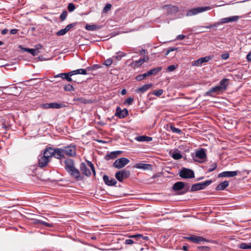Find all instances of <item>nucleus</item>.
I'll list each match as a JSON object with an SVG mask.
<instances>
[{"label":"nucleus","mask_w":251,"mask_h":251,"mask_svg":"<svg viewBox=\"0 0 251 251\" xmlns=\"http://www.w3.org/2000/svg\"><path fill=\"white\" fill-rule=\"evenodd\" d=\"M67 16V12L66 10H64L61 14L60 19L62 21H64Z\"/></svg>","instance_id":"obj_49"},{"label":"nucleus","mask_w":251,"mask_h":251,"mask_svg":"<svg viewBox=\"0 0 251 251\" xmlns=\"http://www.w3.org/2000/svg\"><path fill=\"white\" fill-rule=\"evenodd\" d=\"M129 237L132 238L134 242V244H142L143 243V241L149 240V237L147 236H143L141 234H136L129 236Z\"/></svg>","instance_id":"obj_11"},{"label":"nucleus","mask_w":251,"mask_h":251,"mask_svg":"<svg viewBox=\"0 0 251 251\" xmlns=\"http://www.w3.org/2000/svg\"><path fill=\"white\" fill-rule=\"evenodd\" d=\"M111 7V4L107 3L104 6V7L103 8V11L104 12H108V11H109L110 10Z\"/></svg>","instance_id":"obj_54"},{"label":"nucleus","mask_w":251,"mask_h":251,"mask_svg":"<svg viewBox=\"0 0 251 251\" xmlns=\"http://www.w3.org/2000/svg\"><path fill=\"white\" fill-rule=\"evenodd\" d=\"M166 7H168L172 12L176 13L178 11V9L177 6H173V5H170V6H166Z\"/></svg>","instance_id":"obj_46"},{"label":"nucleus","mask_w":251,"mask_h":251,"mask_svg":"<svg viewBox=\"0 0 251 251\" xmlns=\"http://www.w3.org/2000/svg\"><path fill=\"white\" fill-rule=\"evenodd\" d=\"M75 6L74 3H69V4L68 5V9L69 12H73V11L75 10Z\"/></svg>","instance_id":"obj_47"},{"label":"nucleus","mask_w":251,"mask_h":251,"mask_svg":"<svg viewBox=\"0 0 251 251\" xmlns=\"http://www.w3.org/2000/svg\"><path fill=\"white\" fill-rule=\"evenodd\" d=\"M163 93V90L162 89H159V90H157V91L153 92V94L157 97H159L161 95H162Z\"/></svg>","instance_id":"obj_56"},{"label":"nucleus","mask_w":251,"mask_h":251,"mask_svg":"<svg viewBox=\"0 0 251 251\" xmlns=\"http://www.w3.org/2000/svg\"><path fill=\"white\" fill-rule=\"evenodd\" d=\"M212 182V180H206L203 182H200L194 184L192 185L190 191L194 192L198 190H203L206 187L211 184Z\"/></svg>","instance_id":"obj_4"},{"label":"nucleus","mask_w":251,"mask_h":251,"mask_svg":"<svg viewBox=\"0 0 251 251\" xmlns=\"http://www.w3.org/2000/svg\"><path fill=\"white\" fill-rule=\"evenodd\" d=\"M113 63V59L111 58H109L105 60L103 62V64L106 66H109L111 65Z\"/></svg>","instance_id":"obj_45"},{"label":"nucleus","mask_w":251,"mask_h":251,"mask_svg":"<svg viewBox=\"0 0 251 251\" xmlns=\"http://www.w3.org/2000/svg\"><path fill=\"white\" fill-rule=\"evenodd\" d=\"M33 223L35 225H43L47 227H53V225L52 224H50L49 223L44 222L41 220L33 219Z\"/></svg>","instance_id":"obj_26"},{"label":"nucleus","mask_w":251,"mask_h":251,"mask_svg":"<svg viewBox=\"0 0 251 251\" xmlns=\"http://www.w3.org/2000/svg\"><path fill=\"white\" fill-rule=\"evenodd\" d=\"M185 187V183L182 181H178L176 182L173 186V189L175 191H178L182 190Z\"/></svg>","instance_id":"obj_25"},{"label":"nucleus","mask_w":251,"mask_h":251,"mask_svg":"<svg viewBox=\"0 0 251 251\" xmlns=\"http://www.w3.org/2000/svg\"><path fill=\"white\" fill-rule=\"evenodd\" d=\"M229 185L228 181H224L217 185L216 189L217 190H224Z\"/></svg>","instance_id":"obj_30"},{"label":"nucleus","mask_w":251,"mask_h":251,"mask_svg":"<svg viewBox=\"0 0 251 251\" xmlns=\"http://www.w3.org/2000/svg\"><path fill=\"white\" fill-rule=\"evenodd\" d=\"M66 105L62 103L52 102L50 103H44L40 105V107L43 109H60L65 107Z\"/></svg>","instance_id":"obj_10"},{"label":"nucleus","mask_w":251,"mask_h":251,"mask_svg":"<svg viewBox=\"0 0 251 251\" xmlns=\"http://www.w3.org/2000/svg\"><path fill=\"white\" fill-rule=\"evenodd\" d=\"M238 171H225L219 175V177H234L237 175Z\"/></svg>","instance_id":"obj_22"},{"label":"nucleus","mask_w":251,"mask_h":251,"mask_svg":"<svg viewBox=\"0 0 251 251\" xmlns=\"http://www.w3.org/2000/svg\"><path fill=\"white\" fill-rule=\"evenodd\" d=\"M134 98L133 97H129L124 102V103L127 104L128 105H130L133 101Z\"/></svg>","instance_id":"obj_50"},{"label":"nucleus","mask_w":251,"mask_h":251,"mask_svg":"<svg viewBox=\"0 0 251 251\" xmlns=\"http://www.w3.org/2000/svg\"><path fill=\"white\" fill-rule=\"evenodd\" d=\"M126 56V53L122 51H118L116 54L113 56V58H115L116 60H120L121 58Z\"/></svg>","instance_id":"obj_35"},{"label":"nucleus","mask_w":251,"mask_h":251,"mask_svg":"<svg viewBox=\"0 0 251 251\" xmlns=\"http://www.w3.org/2000/svg\"><path fill=\"white\" fill-rule=\"evenodd\" d=\"M71 74L73 75L77 74L86 75L87 74V70L84 69H79L71 71Z\"/></svg>","instance_id":"obj_32"},{"label":"nucleus","mask_w":251,"mask_h":251,"mask_svg":"<svg viewBox=\"0 0 251 251\" xmlns=\"http://www.w3.org/2000/svg\"><path fill=\"white\" fill-rule=\"evenodd\" d=\"M36 48L34 50H38L41 49L42 48V45L41 44H38L35 46Z\"/></svg>","instance_id":"obj_64"},{"label":"nucleus","mask_w":251,"mask_h":251,"mask_svg":"<svg viewBox=\"0 0 251 251\" xmlns=\"http://www.w3.org/2000/svg\"><path fill=\"white\" fill-rule=\"evenodd\" d=\"M100 67V66L99 65H98V64H94V65H93L92 66L87 67L86 68V70H87V71H93V70H97L98 69H99Z\"/></svg>","instance_id":"obj_39"},{"label":"nucleus","mask_w":251,"mask_h":251,"mask_svg":"<svg viewBox=\"0 0 251 251\" xmlns=\"http://www.w3.org/2000/svg\"><path fill=\"white\" fill-rule=\"evenodd\" d=\"M129 162V160L126 158L122 157L115 160L113 166L117 169H121L124 167Z\"/></svg>","instance_id":"obj_9"},{"label":"nucleus","mask_w":251,"mask_h":251,"mask_svg":"<svg viewBox=\"0 0 251 251\" xmlns=\"http://www.w3.org/2000/svg\"><path fill=\"white\" fill-rule=\"evenodd\" d=\"M64 90L65 91H75V88L72 85L70 84H66L63 87Z\"/></svg>","instance_id":"obj_37"},{"label":"nucleus","mask_w":251,"mask_h":251,"mask_svg":"<svg viewBox=\"0 0 251 251\" xmlns=\"http://www.w3.org/2000/svg\"><path fill=\"white\" fill-rule=\"evenodd\" d=\"M197 248L199 251H201L203 250H205V251H208L210 249V247H209L208 246H199V247H198Z\"/></svg>","instance_id":"obj_55"},{"label":"nucleus","mask_w":251,"mask_h":251,"mask_svg":"<svg viewBox=\"0 0 251 251\" xmlns=\"http://www.w3.org/2000/svg\"><path fill=\"white\" fill-rule=\"evenodd\" d=\"M149 57L148 56H144L143 58H141L137 61H134L132 62L129 66L133 69L140 67L144 62H147L149 61Z\"/></svg>","instance_id":"obj_13"},{"label":"nucleus","mask_w":251,"mask_h":251,"mask_svg":"<svg viewBox=\"0 0 251 251\" xmlns=\"http://www.w3.org/2000/svg\"><path fill=\"white\" fill-rule=\"evenodd\" d=\"M67 73H60L54 75V78L60 77L62 79H65Z\"/></svg>","instance_id":"obj_53"},{"label":"nucleus","mask_w":251,"mask_h":251,"mask_svg":"<svg viewBox=\"0 0 251 251\" xmlns=\"http://www.w3.org/2000/svg\"><path fill=\"white\" fill-rule=\"evenodd\" d=\"M195 158H198L201 159H205L206 158V154L205 153V151L204 149H201L199 150H198L196 151L195 156L194 157V160L195 161H198L199 162H203V161H198Z\"/></svg>","instance_id":"obj_15"},{"label":"nucleus","mask_w":251,"mask_h":251,"mask_svg":"<svg viewBox=\"0 0 251 251\" xmlns=\"http://www.w3.org/2000/svg\"><path fill=\"white\" fill-rule=\"evenodd\" d=\"M162 69L161 67H158L155 68L151 69L150 71L147 72L148 75H149V76H150L152 75H156L159 72L161 71Z\"/></svg>","instance_id":"obj_33"},{"label":"nucleus","mask_w":251,"mask_h":251,"mask_svg":"<svg viewBox=\"0 0 251 251\" xmlns=\"http://www.w3.org/2000/svg\"><path fill=\"white\" fill-rule=\"evenodd\" d=\"M133 167L136 169H143L144 170H152L151 165L142 163H136L134 165Z\"/></svg>","instance_id":"obj_21"},{"label":"nucleus","mask_w":251,"mask_h":251,"mask_svg":"<svg viewBox=\"0 0 251 251\" xmlns=\"http://www.w3.org/2000/svg\"><path fill=\"white\" fill-rule=\"evenodd\" d=\"M64 155L69 157L75 156L76 155V148L74 145H70L67 146L63 147Z\"/></svg>","instance_id":"obj_8"},{"label":"nucleus","mask_w":251,"mask_h":251,"mask_svg":"<svg viewBox=\"0 0 251 251\" xmlns=\"http://www.w3.org/2000/svg\"><path fill=\"white\" fill-rule=\"evenodd\" d=\"M8 29H7L6 28L3 29L1 30V34L2 35H5L8 32Z\"/></svg>","instance_id":"obj_63"},{"label":"nucleus","mask_w":251,"mask_h":251,"mask_svg":"<svg viewBox=\"0 0 251 251\" xmlns=\"http://www.w3.org/2000/svg\"><path fill=\"white\" fill-rule=\"evenodd\" d=\"M177 65H172L169 66L167 68V71L169 72L174 71L177 67Z\"/></svg>","instance_id":"obj_44"},{"label":"nucleus","mask_w":251,"mask_h":251,"mask_svg":"<svg viewBox=\"0 0 251 251\" xmlns=\"http://www.w3.org/2000/svg\"><path fill=\"white\" fill-rule=\"evenodd\" d=\"M38 166L41 168L46 167L48 165V163L50 161V159L44 154H40L38 156Z\"/></svg>","instance_id":"obj_14"},{"label":"nucleus","mask_w":251,"mask_h":251,"mask_svg":"<svg viewBox=\"0 0 251 251\" xmlns=\"http://www.w3.org/2000/svg\"><path fill=\"white\" fill-rule=\"evenodd\" d=\"M64 163L65 170L72 177L75 179L76 181L83 179V176H81L80 171L75 167L73 159L70 158L67 159L65 160Z\"/></svg>","instance_id":"obj_1"},{"label":"nucleus","mask_w":251,"mask_h":251,"mask_svg":"<svg viewBox=\"0 0 251 251\" xmlns=\"http://www.w3.org/2000/svg\"><path fill=\"white\" fill-rule=\"evenodd\" d=\"M202 64L201 63V62L200 61V58L197 60H196L194 63L193 64V66H201Z\"/></svg>","instance_id":"obj_58"},{"label":"nucleus","mask_w":251,"mask_h":251,"mask_svg":"<svg viewBox=\"0 0 251 251\" xmlns=\"http://www.w3.org/2000/svg\"><path fill=\"white\" fill-rule=\"evenodd\" d=\"M134 242L133 239H126L125 240V244L126 245H132L134 244Z\"/></svg>","instance_id":"obj_57"},{"label":"nucleus","mask_w":251,"mask_h":251,"mask_svg":"<svg viewBox=\"0 0 251 251\" xmlns=\"http://www.w3.org/2000/svg\"><path fill=\"white\" fill-rule=\"evenodd\" d=\"M240 16H232L226 18H223L220 19V21L216 22L212 25H210L207 26H200L198 25V26L195 27L194 28L195 30L198 29L200 28H208V29H211L215 27H217L220 25H223L224 24L228 23L230 22H237L239 19Z\"/></svg>","instance_id":"obj_2"},{"label":"nucleus","mask_w":251,"mask_h":251,"mask_svg":"<svg viewBox=\"0 0 251 251\" xmlns=\"http://www.w3.org/2000/svg\"><path fill=\"white\" fill-rule=\"evenodd\" d=\"M179 176L182 178H193L195 177L194 171L190 169L182 168L179 171Z\"/></svg>","instance_id":"obj_5"},{"label":"nucleus","mask_w":251,"mask_h":251,"mask_svg":"<svg viewBox=\"0 0 251 251\" xmlns=\"http://www.w3.org/2000/svg\"><path fill=\"white\" fill-rule=\"evenodd\" d=\"M210 6L199 7L189 10L186 13L187 16H192L198 13L203 12L211 9Z\"/></svg>","instance_id":"obj_7"},{"label":"nucleus","mask_w":251,"mask_h":251,"mask_svg":"<svg viewBox=\"0 0 251 251\" xmlns=\"http://www.w3.org/2000/svg\"><path fill=\"white\" fill-rule=\"evenodd\" d=\"M147 76H149L148 75V73H145L143 74L139 75L136 76L135 79L137 81H141L146 78Z\"/></svg>","instance_id":"obj_36"},{"label":"nucleus","mask_w":251,"mask_h":251,"mask_svg":"<svg viewBox=\"0 0 251 251\" xmlns=\"http://www.w3.org/2000/svg\"><path fill=\"white\" fill-rule=\"evenodd\" d=\"M130 175V173L129 170L124 169L117 172L115 176L119 182H122L124 179L129 177Z\"/></svg>","instance_id":"obj_6"},{"label":"nucleus","mask_w":251,"mask_h":251,"mask_svg":"<svg viewBox=\"0 0 251 251\" xmlns=\"http://www.w3.org/2000/svg\"><path fill=\"white\" fill-rule=\"evenodd\" d=\"M229 55L227 53H224L222 54L221 58L223 59L226 60L227 59L229 58Z\"/></svg>","instance_id":"obj_60"},{"label":"nucleus","mask_w":251,"mask_h":251,"mask_svg":"<svg viewBox=\"0 0 251 251\" xmlns=\"http://www.w3.org/2000/svg\"><path fill=\"white\" fill-rule=\"evenodd\" d=\"M135 140L138 142H150L152 141V138L151 137L147 136L145 135L139 136L135 138Z\"/></svg>","instance_id":"obj_27"},{"label":"nucleus","mask_w":251,"mask_h":251,"mask_svg":"<svg viewBox=\"0 0 251 251\" xmlns=\"http://www.w3.org/2000/svg\"><path fill=\"white\" fill-rule=\"evenodd\" d=\"M172 157L176 160L179 159L182 157V154L179 152H174L172 154Z\"/></svg>","instance_id":"obj_42"},{"label":"nucleus","mask_w":251,"mask_h":251,"mask_svg":"<svg viewBox=\"0 0 251 251\" xmlns=\"http://www.w3.org/2000/svg\"><path fill=\"white\" fill-rule=\"evenodd\" d=\"M128 114V111L127 109L124 108L122 110L120 106L116 108L115 115L120 119L125 118Z\"/></svg>","instance_id":"obj_16"},{"label":"nucleus","mask_w":251,"mask_h":251,"mask_svg":"<svg viewBox=\"0 0 251 251\" xmlns=\"http://www.w3.org/2000/svg\"><path fill=\"white\" fill-rule=\"evenodd\" d=\"M54 156L56 159H61L65 157L63 147L54 149Z\"/></svg>","instance_id":"obj_19"},{"label":"nucleus","mask_w":251,"mask_h":251,"mask_svg":"<svg viewBox=\"0 0 251 251\" xmlns=\"http://www.w3.org/2000/svg\"><path fill=\"white\" fill-rule=\"evenodd\" d=\"M18 31V30L17 29H12L10 30V33L11 34H15L17 33Z\"/></svg>","instance_id":"obj_61"},{"label":"nucleus","mask_w":251,"mask_h":251,"mask_svg":"<svg viewBox=\"0 0 251 251\" xmlns=\"http://www.w3.org/2000/svg\"><path fill=\"white\" fill-rule=\"evenodd\" d=\"M170 129L174 133H176L178 134H181L182 133V131L180 129L176 128L173 126H170Z\"/></svg>","instance_id":"obj_40"},{"label":"nucleus","mask_w":251,"mask_h":251,"mask_svg":"<svg viewBox=\"0 0 251 251\" xmlns=\"http://www.w3.org/2000/svg\"><path fill=\"white\" fill-rule=\"evenodd\" d=\"M217 168V164L216 163H213L211 165L210 167L208 168L207 170L208 173L211 172L215 170H216Z\"/></svg>","instance_id":"obj_43"},{"label":"nucleus","mask_w":251,"mask_h":251,"mask_svg":"<svg viewBox=\"0 0 251 251\" xmlns=\"http://www.w3.org/2000/svg\"><path fill=\"white\" fill-rule=\"evenodd\" d=\"M228 81V79L227 78H223L220 81V84L218 85L221 87V89L222 90H225L226 89L227 87V82Z\"/></svg>","instance_id":"obj_29"},{"label":"nucleus","mask_w":251,"mask_h":251,"mask_svg":"<svg viewBox=\"0 0 251 251\" xmlns=\"http://www.w3.org/2000/svg\"><path fill=\"white\" fill-rule=\"evenodd\" d=\"M73 75L71 74V72L67 73L65 79H66L68 82H71L73 81L72 78L71 76H73Z\"/></svg>","instance_id":"obj_51"},{"label":"nucleus","mask_w":251,"mask_h":251,"mask_svg":"<svg viewBox=\"0 0 251 251\" xmlns=\"http://www.w3.org/2000/svg\"><path fill=\"white\" fill-rule=\"evenodd\" d=\"M185 35H182V34H180V35H178L176 36V40H183V39H184L185 38Z\"/></svg>","instance_id":"obj_59"},{"label":"nucleus","mask_w":251,"mask_h":251,"mask_svg":"<svg viewBox=\"0 0 251 251\" xmlns=\"http://www.w3.org/2000/svg\"><path fill=\"white\" fill-rule=\"evenodd\" d=\"M80 170L81 172L87 177L91 176L92 173L94 176H96V172L94 166L91 162L87 161V163L82 162L80 165Z\"/></svg>","instance_id":"obj_3"},{"label":"nucleus","mask_w":251,"mask_h":251,"mask_svg":"<svg viewBox=\"0 0 251 251\" xmlns=\"http://www.w3.org/2000/svg\"><path fill=\"white\" fill-rule=\"evenodd\" d=\"M183 238L197 244H200L201 242H210V240H207L201 236H198L196 235L185 236L183 237Z\"/></svg>","instance_id":"obj_12"},{"label":"nucleus","mask_w":251,"mask_h":251,"mask_svg":"<svg viewBox=\"0 0 251 251\" xmlns=\"http://www.w3.org/2000/svg\"><path fill=\"white\" fill-rule=\"evenodd\" d=\"M43 154L48 157V158L50 160V158L51 157L54 156V149L51 147H47L44 150Z\"/></svg>","instance_id":"obj_23"},{"label":"nucleus","mask_w":251,"mask_h":251,"mask_svg":"<svg viewBox=\"0 0 251 251\" xmlns=\"http://www.w3.org/2000/svg\"><path fill=\"white\" fill-rule=\"evenodd\" d=\"M212 57L210 56H207L204 57L200 58V59L201 64H202L204 63L208 62L212 59Z\"/></svg>","instance_id":"obj_41"},{"label":"nucleus","mask_w":251,"mask_h":251,"mask_svg":"<svg viewBox=\"0 0 251 251\" xmlns=\"http://www.w3.org/2000/svg\"><path fill=\"white\" fill-rule=\"evenodd\" d=\"M239 247L242 249H251V244H248L245 243H242L239 245Z\"/></svg>","instance_id":"obj_38"},{"label":"nucleus","mask_w":251,"mask_h":251,"mask_svg":"<svg viewBox=\"0 0 251 251\" xmlns=\"http://www.w3.org/2000/svg\"><path fill=\"white\" fill-rule=\"evenodd\" d=\"M76 23H71V24H70L69 25H68L65 28L67 30V31H69L72 28H73V27H74L76 25Z\"/></svg>","instance_id":"obj_52"},{"label":"nucleus","mask_w":251,"mask_h":251,"mask_svg":"<svg viewBox=\"0 0 251 251\" xmlns=\"http://www.w3.org/2000/svg\"><path fill=\"white\" fill-rule=\"evenodd\" d=\"M103 180L104 183L108 186H114L117 183V181L113 177H109L107 175H104Z\"/></svg>","instance_id":"obj_18"},{"label":"nucleus","mask_w":251,"mask_h":251,"mask_svg":"<svg viewBox=\"0 0 251 251\" xmlns=\"http://www.w3.org/2000/svg\"><path fill=\"white\" fill-rule=\"evenodd\" d=\"M22 49L24 51L30 53L33 56L37 55L39 53L38 50H34L33 49L23 48Z\"/></svg>","instance_id":"obj_34"},{"label":"nucleus","mask_w":251,"mask_h":251,"mask_svg":"<svg viewBox=\"0 0 251 251\" xmlns=\"http://www.w3.org/2000/svg\"><path fill=\"white\" fill-rule=\"evenodd\" d=\"M122 152V151H116L110 152L109 153H108L104 156V159L107 161L114 159L116 158L118 155L121 154Z\"/></svg>","instance_id":"obj_17"},{"label":"nucleus","mask_w":251,"mask_h":251,"mask_svg":"<svg viewBox=\"0 0 251 251\" xmlns=\"http://www.w3.org/2000/svg\"><path fill=\"white\" fill-rule=\"evenodd\" d=\"M101 25H88L87 24L85 28L86 30L89 31H96L99 29H100L101 28Z\"/></svg>","instance_id":"obj_31"},{"label":"nucleus","mask_w":251,"mask_h":251,"mask_svg":"<svg viewBox=\"0 0 251 251\" xmlns=\"http://www.w3.org/2000/svg\"><path fill=\"white\" fill-rule=\"evenodd\" d=\"M246 59L248 61H251V52L247 54Z\"/></svg>","instance_id":"obj_62"},{"label":"nucleus","mask_w":251,"mask_h":251,"mask_svg":"<svg viewBox=\"0 0 251 251\" xmlns=\"http://www.w3.org/2000/svg\"><path fill=\"white\" fill-rule=\"evenodd\" d=\"M74 101L79 102L83 104L92 103L93 101L91 100L86 99L83 98H76L74 99Z\"/></svg>","instance_id":"obj_28"},{"label":"nucleus","mask_w":251,"mask_h":251,"mask_svg":"<svg viewBox=\"0 0 251 251\" xmlns=\"http://www.w3.org/2000/svg\"><path fill=\"white\" fill-rule=\"evenodd\" d=\"M152 86V83L145 84L141 87L138 88L135 90L136 93H144L148 90L150 89Z\"/></svg>","instance_id":"obj_24"},{"label":"nucleus","mask_w":251,"mask_h":251,"mask_svg":"<svg viewBox=\"0 0 251 251\" xmlns=\"http://www.w3.org/2000/svg\"><path fill=\"white\" fill-rule=\"evenodd\" d=\"M222 90L221 89L220 86H216L215 87H212L209 91H207L204 94V96H210L213 97L212 93H215L216 94H219Z\"/></svg>","instance_id":"obj_20"},{"label":"nucleus","mask_w":251,"mask_h":251,"mask_svg":"<svg viewBox=\"0 0 251 251\" xmlns=\"http://www.w3.org/2000/svg\"><path fill=\"white\" fill-rule=\"evenodd\" d=\"M68 31L66 28L62 29L56 32L57 36H62L65 35Z\"/></svg>","instance_id":"obj_48"}]
</instances>
